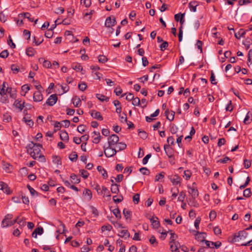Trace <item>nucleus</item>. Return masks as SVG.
Masks as SVG:
<instances>
[{
    "label": "nucleus",
    "instance_id": "nucleus-34",
    "mask_svg": "<svg viewBox=\"0 0 252 252\" xmlns=\"http://www.w3.org/2000/svg\"><path fill=\"white\" fill-rule=\"evenodd\" d=\"M252 43V40L250 38H247L243 42V44L246 47L247 49H248L250 45Z\"/></svg>",
    "mask_w": 252,
    "mask_h": 252
},
{
    "label": "nucleus",
    "instance_id": "nucleus-42",
    "mask_svg": "<svg viewBox=\"0 0 252 252\" xmlns=\"http://www.w3.org/2000/svg\"><path fill=\"white\" fill-rule=\"evenodd\" d=\"M189 204L191 206H193L195 207H198L199 206V204L195 200V198H192V199L190 200Z\"/></svg>",
    "mask_w": 252,
    "mask_h": 252
},
{
    "label": "nucleus",
    "instance_id": "nucleus-7",
    "mask_svg": "<svg viewBox=\"0 0 252 252\" xmlns=\"http://www.w3.org/2000/svg\"><path fill=\"white\" fill-rule=\"evenodd\" d=\"M0 189L3 190L4 193L7 194H9L11 192L8 185L2 181L0 182Z\"/></svg>",
    "mask_w": 252,
    "mask_h": 252
},
{
    "label": "nucleus",
    "instance_id": "nucleus-60",
    "mask_svg": "<svg viewBox=\"0 0 252 252\" xmlns=\"http://www.w3.org/2000/svg\"><path fill=\"white\" fill-rule=\"evenodd\" d=\"M151 157V154H148L142 160V163L145 165L146 164H147V163L148 162V161L149 160V159Z\"/></svg>",
    "mask_w": 252,
    "mask_h": 252
},
{
    "label": "nucleus",
    "instance_id": "nucleus-43",
    "mask_svg": "<svg viewBox=\"0 0 252 252\" xmlns=\"http://www.w3.org/2000/svg\"><path fill=\"white\" fill-rule=\"evenodd\" d=\"M117 196L115 195L113 197V201L115 203H120L124 199L123 196L122 195H120L119 198H117Z\"/></svg>",
    "mask_w": 252,
    "mask_h": 252
},
{
    "label": "nucleus",
    "instance_id": "nucleus-28",
    "mask_svg": "<svg viewBox=\"0 0 252 252\" xmlns=\"http://www.w3.org/2000/svg\"><path fill=\"white\" fill-rule=\"evenodd\" d=\"M16 222H17V220H7V221H6V222L4 223V224L1 223V226L2 227H5L9 226H12V225H14Z\"/></svg>",
    "mask_w": 252,
    "mask_h": 252
},
{
    "label": "nucleus",
    "instance_id": "nucleus-1",
    "mask_svg": "<svg viewBox=\"0 0 252 252\" xmlns=\"http://www.w3.org/2000/svg\"><path fill=\"white\" fill-rule=\"evenodd\" d=\"M41 148V145L31 142L27 145L26 149L28 153L30 154L33 158L39 159L41 162H45V158L42 154L40 150Z\"/></svg>",
    "mask_w": 252,
    "mask_h": 252
},
{
    "label": "nucleus",
    "instance_id": "nucleus-48",
    "mask_svg": "<svg viewBox=\"0 0 252 252\" xmlns=\"http://www.w3.org/2000/svg\"><path fill=\"white\" fill-rule=\"evenodd\" d=\"M244 165L245 168L248 169L251 166V161L247 159L244 160Z\"/></svg>",
    "mask_w": 252,
    "mask_h": 252
},
{
    "label": "nucleus",
    "instance_id": "nucleus-5",
    "mask_svg": "<svg viewBox=\"0 0 252 252\" xmlns=\"http://www.w3.org/2000/svg\"><path fill=\"white\" fill-rule=\"evenodd\" d=\"M103 148L104 154L107 157H111L115 155L117 153L116 149L115 147H112L108 146L107 148H105V146H104Z\"/></svg>",
    "mask_w": 252,
    "mask_h": 252
},
{
    "label": "nucleus",
    "instance_id": "nucleus-47",
    "mask_svg": "<svg viewBox=\"0 0 252 252\" xmlns=\"http://www.w3.org/2000/svg\"><path fill=\"white\" fill-rule=\"evenodd\" d=\"M85 130L86 126L85 125H80L77 127V131L81 133H83L84 132H85Z\"/></svg>",
    "mask_w": 252,
    "mask_h": 252
},
{
    "label": "nucleus",
    "instance_id": "nucleus-51",
    "mask_svg": "<svg viewBox=\"0 0 252 252\" xmlns=\"http://www.w3.org/2000/svg\"><path fill=\"white\" fill-rule=\"evenodd\" d=\"M13 217V215L12 214H7L5 217L4 219L2 220L1 223L4 224L6 221H7V220H11Z\"/></svg>",
    "mask_w": 252,
    "mask_h": 252
},
{
    "label": "nucleus",
    "instance_id": "nucleus-63",
    "mask_svg": "<svg viewBox=\"0 0 252 252\" xmlns=\"http://www.w3.org/2000/svg\"><path fill=\"white\" fill-rule=\"evenodd\" d=\"M168 46V43L166 41H163L160 45V48L161 51L164 50Z\"/></svg>",
    "mask_w": 252,
    "mask_h": 252
},
{
    "label": "nucleus",
    "instance_id": "nucleus-36",
    "mask_svg": "<svg viewBox=\"0 0 252 252\" xmlns=\"http://www.w3.org/2000/svg\"><path fill=\"white\" fill-rule=\"evenodd\" d=\"M138 135L142 139H145L148 137V134L144 130L138 129Z\"/></svg>",
    "mask_w": 252,
    "mask_h": 252
},
{
    "label": "nucleus",
    "instance_id": "nucleus-6",
    "mask_svg": "<svg viewBox=\"0 0 252 252\" xmlns=\"http://www.w3.org/2000/svg\"><path fill=\"white\" fill-rule=\"evenodd\" d=\"M57 100L58 97L57 94H52L47 99L46 103L49 106H52L57 102Z\"/></svg>",
    "mask_w": 252,
    "mask_h": 252
},
{
    "label": "nucleus",
    "instance_id": "nucleus-55",
    "mask_svg": "<svg viewBox=\"0 0 252 252\" xmlns=\"http://www.w3.org/2000/svg\"><path fill=\"white\" fill-rule=\"evenodd\" d=\"M36 234L41 235L43 234L44 230L42 227L40 226L34 229Z\"/></svg>",
    "mask_w": 252,
    "mask_h": 252
},
{
    "label": "nucleus",
    "instance_id": "nucleus-11",
    "mask_svg": "<svg viewBox=\"0 0 252 252\" xmlns=\"http://www.w3.org/2000/svg\"><path fill=\"white\" fill-rule=\"evenodd\" d=\"M165 116L169 121H172L174 119L175 112L173 111L170 112L168 109H166L165 111Z\"/></svg>",
    "mask_w": 252,
    "mask_h": 252
},
{
    "label": "nucleus",
    "instance_id": "nucleus-27",
    "mask_svg": "<svg viewBox=\"0 0 252 252\" xmlns=\"http://www.w3.org/2000/svg\"><path fill=\"white\" fill-rule=\"evenodd\" d=\"M40 62H43V65L46 68H50L51 67L52 64L51 62L47 60H45L43 58H40L39 59Z\"/></svg>",
    "mask_w": 252,
    "mask_h": 252
},
{
    "label": "nucleus",
    "instance_id": "nucleus-49",
    "mask_svg": "<svg viewBox=\"0 0 252 252\" xmlns=\"http://www.w3.org/2000/svg\"><path fill=\"white\" fill-rule=\"evenodd\" d=\"M139 171L143 174L148 175H149L150 172L146 167H142L139 169Z\"/></svg>",
    "mask_w": 252,
    "mask_h": 252
},
{
    "label": "nucleus",
    "instance_id": "nucleus-17",
    "mask_svg": "<svg viewBox=\"0 0 252 252\" xmlns=\"http://www.w3.org/2000/svg\"><path fill=\"white\" fill-rule=\"evenodd\" d=\"M72 101L74 106L78 107L81 105V101L80 98L77 96H75L72 98Z\"/></svg>",
    "mask_w": 252,
    "mask_h": 252
},
{
    "label": "nucleus",
    "instance_id": "nucleus-10",
    "mask_svg": "<svg viewBox=\"0 0 252 252\" xmlns=\"http://www.w3.org/2000/svg\"><path fill=\"white\" fill-rule=\"evenodd\" d=\"M33 98L35 102H40L42 100L43 96L40 91H37L34 93Z\"/></svg>",
    "mask_w": 252,
    "mask_h": 252
},
{
    "label": "nucleus",
    "instance_id": "nucleus-3",
    "mask_svg": "<svg viewBox=\"0 0 252 252\" xmlns=\"http://www.w3.org/2000/svg\"><path fill=\"white\" fill-rule=\"evenodd\" d=\"M248 233L245 230L240 231L237 235H235L232 240V243L238 242L240 240L245 239L247 237Z\"/></svg>",
    "mask_w": 252,
    "mask_h": 252
},
{
    "label": "nucleus",
    "instance_id": "nucleus-12",
    "mask_svg": "<svg viewBox=\"0 0 252 252\" xmlns=\"http://www.w3.org/2000/svg\"><path fill=\"white\" fill-rule=\"evenodd\" d=\"M150 221L154 228H158L160 226L159 221L157 217H153L150 219Z\"/></svg>",
    "mask_w": 252,
    "mask_h": 252
},
{
    "label": "nucleus",
    "instance_id": "nucleus-61",
    "mask_svg": "<svg viewBox=\"0 0 252 252\" xmlns=\"http://www.w3.org/2000/svg\"><path fill=\"white\" fill-rule=\"evenodd\" d=\"M11 69L13 71L14 73H17L19 71V68L14 64L11 65Z\"/></svg>",
    "mask_w": 252,
    "mask_h": 252
},
{
    "label": "nucleus",
    "instance_id": "nucleus-56",
    "mask_svg": "<svg viewBox=\"0 0 252 252\" xmlns=\"http://www.w3.org/2000/svg\"><path fill=\"white\" fill-rule=\"evenodd\" d=\"M149 241L150 243L152 245H155L156 246H157L158 245V242L157 241V240L154 236H152L149 239Z\"/></svg>",
    "mask_w": 252,
    "mask_h": 252
},
{
    "label": "nucleus",
    "instance_id": "nucleus-46",
    "mask_svg": "<svg viewBox=\"0 0 252 252\" xmlns=\"http://www.w3.org/2000/svg\"><path fill=\"white\" fill-rule=\"evenodd\" d=\"M27 188H28V189L32 196L37 195V194H38L37 192L36 191H35L30 185H28Z\"/></svg>",
    "mask_w": 252,
    "mask_h": 252
},
{
    "label": "nucleus",
    "instance_id": "nucleus-2",
    "mask_svg": "<svg viewBox=\"0 0 252 252\" xmlns=\"http://www.w3.org/2000/svg\"><path fill=\"white\" fill-rule=\"evenodd\" d=\"M170 233V249L172 252H179V248L180 247V243L176 241V240L178 238V236L174 232H172V230L168 231Z\"/></svg>",
    "mask_w": 252,
    "mask_h": 252
},
{
    "label": "nucleus",
    "instance_id": "nucleus-40",
    "mask_svg": "<svg viewBox=\"0 0 252 252\" xmlns=\"http://www.w3.org/2000/svg\"><path fill=\"white\" fill-rule=\"evenodd\" d=\"M186 197L185 192L184 191L180 192L179 196L178 198V201L183 202Z\"/></svg>",
    "mask_w": 252,
    "mask_h": 252
},
{
    "label": "nucleus",
    "instance_id": "nucleus-8",
    "mask_svg": "<svg viewBox=\"0 0 252 252\" xmlns=\"http://www.w3.org/2000/svg\"><path fill=\"white\" fill-rule=\"evenodd\" d=\"M207 236V234L205 232H196L195 234V239L201 242H205V238Z\"/></svg>",
    "mask_w": 252,
    "mask_h": 252
},
{
    "label": "nucleus",
    "instance_id": "nucleus-33",
    "mask_svg": "<svg viewBox=\"0 0 252 252\" xmlns=\"http://www.w3.org/2000/svg\"><path fill=\"white\" fill-rule=\"evenodd\" d=\"M70 178L72 180L71 182L73 184H78L80 182V179L74 174H72L70 175Z\"/></svg>",
    "mask_w": 252,
    "mask_h": 252
},
{
    "label": "nucleus",
    "instance_id": "nucleus-41",
    "mask_svg": "<svg viewBox=\"0 0 252 252\" xmlns=\"http://www.w3.org/2000/svg\"><path fill=\"white\" fill-rule=\"evenodd\" d=\"M113 213L115 216V217L118 219L121 218V212L119 208L114 209L113 210Z\"/></svg>",
    "mask_w": 252,
    "mask_h": 252
},
{
    "label": "nucleus",
    "instance_id": "nucleus-44",
    "mask_svg": "<svg viewBox=\"0 0 252 252\" xmlns=\"http://www.w3.org/2000/svg\"><path fill=\"white\" fill-rule=\"evenodd\" d=\"M184 177H185L187 180H189L191 175V171L189 170H187L184 171Z\"/></svg>",
    "mask_w": 252,
    "mask_h": 252
},
{
    "label": "nucleus",
    "instance_id": "nucleus-24",
    "mask_svg": "<svg viewBox=\"0 0 252 252\" xmlns=\"http://www.w3.org/2000/svg\"><path fill=\"white\" fill-rule=\"evenodd\" d=\"M126 147V145L125 143L123 142H118L116 146L115 147V148H116V151H121L125 149Z\"/></svg>",
    "mask_w": 252,
    "mask_h": 252
},
{
    "label": "nucleus",
    "instance_id": "nucleus-13",
    "mask_svg": "<svg viewBox=\"0 0 252 252\" xmlns=\"http://www.w3.org/2000/svg\"><path fill=\"white\" fill-rule=\"evenodd\" d=\"M171 182L174 185H177L180 183L181 178L178 175H175L171 176L170 178Z\"/></svg>",
    "mask_w": 252,
    "mask_h": 252
},
{
    "label": "nucleus",
    "instance_id": "nucleus-14",
    "mask_svg": "<svg viewBox=\"0 0 252 252\" xmlns=\"http://www.w3.org/2000/svg\"><path fill=\"white\" fill-rule=\"evenodd\" d=\"M97 170L104 179H106L108 177L107 171L103 167L101 166H98L97 167Z\"/></svg>",
    "mask_w": 252,
    "mask_h": 252
},
{
    "label": "nucleus",
    "instance_id": "nucleus-54",
    "mask_svg": "<svg viewBox=\"0 0 252 252\" xmlns=\"http://www.w3.org/2000/svg\"><path fill=\"white\" fill-rule=\"evenodd\" d=\"M216 216L217 213L215 211L212 210L210 212L209 214V217L211 220H214L216 218Z\"/></svg>",
    "mask_w": 252,
    "mask_h": 252
},
{
    "label": "nucleus",
    "instance_id": "nucleus-53",
    "mask_svg": "<svg viewBox=\"0 0 252 252\" xmlns=\"http://www.w3.org/2000/svg\"><path fill=\"white\" fill-rule=\"evenodd\" d=\"M81 3H83L86 7H89L91 5V0H81Z\"/></svg>",
    "mask_w": 252,
    "mask_h": 252
},
{
    "label": "nucleus",
    "instance_id": "nucleus-20",
    "mask_svg": "<svg viewBox=\"0 0 252 252\" xmlns=\"http://www.w3.org/2000/svg\"><path fill=\"white\" fill-rule=\"evenodd\" d=\"M197 2L196 1H191L189 4V8L190 10L196 12V6L198 5Z\"/></svg>",
    "mask_w": 252,
    "mask_h": 252
},
{
    "label": "nucleus",
    "instance_id": "nucleus-39",
    "mask_svg": "<svg viewBox=\"0 0 252 252\" xmlns=\"http://www.w3.org/2000/svg\"><path fill=\"white\" fill-rule=\"evenodd\" d=\"M23 121L31 127H32L33 126V121L30 118L24 117L23 118Z\"/></svg>",
    "mask_w": 252,
    "mask_h": 252
},
{
    "label": "nucleus",
    "instance_id": "nucleus-16",
    "mask_svg": "<svg viewBox=\"0 0 252 252\" xmlns=\"http://www.w3.org/2000/svg\"><path fill=\"white\" fill-rule=\"evenodd\" d=\"M95 96L97 97V98L102 102L104 101L108 102L109 100V97L106 96L102 94H95Z\"/></svg>",
    "mask_w": 252,
    "mask_h": 252
},
{
    "label": "nucleus",
    "instance_id": "nucleus-18",
    "mask_svg": "<svg viewBox=\"0 0 252 252\" xmlns=\"http://www.w3.org/2000/svg\"><path fill=\"white\" fill-rule=\"evenodd\" d=\"M164 149L168 158H172L173 156L172 154V148H171L168 145H165L164 146Z\"/></svg>",
    "mask_w": 252,
    "mask_h": 252
},
{
    "label": "nucleus",
    "instance_id": "nucleus-38",
    "mask_svg": "<svg viewBox=\"0 0 252 252\" xmlns=\"http://www.w3.org/2000/svg\"><path fill=\"white\" fill-rule=\"evenodd\" d=\"M20 15L22 16H24V18H27L30 22H33L34 21V18L31 17V15L30 13H29L28 12L21 13V14H20Z\"/></svg>",
    "mask_w": 252,
    "mask_h": 252
},
{
    "label": "nucleus",
    "instance_id": "nucleus-9",
    "mask_svg": "<svg viewBox=\"0 0 252 252\" xmlns=\"http://www.w3.org/2000/svg\"><path fill=\"white\" fill-rule=\"evenodd\" d=\"M116 21L115 18L111 19L110 17H107L106 19L105 25L106 27L110 28L115 25Z\"/></svg>",
    "mask_w": 252,
    "mask_h": 252
},
{
    "label": "nucleus",
    "instance_id": "nucleus-62",
    "mask_svg": "<svg viewBox=\"0 0 252 252\" xmlns=\"http://www.w3.org/2000/svg\"><path fill=\"white\" fill-rule=\"evenodd\" d=\"M140 199L139 194L138 193L135 194L133 196V201L135 204H138Z\"/></svg>",
    "mask_w": 252,
    "mask_h": 252
},
{
    "label": "nucleus",
    "instance_id": "nucleus-59",
    "mask_svg": "<svg viewBox=\"0 0 252 252\" xmlns=\"http://www.w3.org/2000/svg\"><path fill=\"white\" fill-rule=\"evenodd\" d=\"M80 172L81 173V175L84 179L87 178L89 175L88 172L86 170H85L84 169L80 170Z\"/></svg>",
    "mask_w": 252,
    "mask_h": 252
},
{
    "label": "nucleus",
    "instance_id": "nucleus-15",
    "mask_svg": "<svg viewBox=\"0 0 252 252\" xmlns=\"http://www.w3.org/2000/svg\"><path fill=\"white\" fill-rule=\"evenodd\" d=\"M188 188L190 189L189 191V193L191 195L192 198H196L198 196V191L197 189L189 187H188Z\"/></svg>",
    "mask_w": 252,
    "mask_h": 252
},
{
    "label": "nucleus",
    "instance_id": "nucleus-31",
    "mask_svg": "<svg viewBox=\"0 0 252 252\" xmlns=\"http://www.w3.org/2000/svg\"><path fill=\"white\" fill-rule=\"evenodd\" d=\"M123 214L126 220H130L131 218V212L127 209L125 208L123 210Z\"/></svg>",
    "mask_w": 252,
    "mask_h": 252
},
{
    "label": "nucleus",
    "instance_id": "nucleus-50",
    "mask_svg": "<svg viewBox=\"0 0 252 252\" xmlns=\"http://www.w3.org/2000/svg\"><path fill=\"white\" fill-rule=\"evenodd\" d=\"M251 190L250 188L246 189H245L244 190L243 195L245 197H249L251 196Z\"/></svg>",
    "mask_w": 252,
    "mask_h": 252
},
{
    "label": "nucleus",
    "instance_id": "nucleus-32",
    "mask_svg": "<svg viewBox=\"0 0 252 252\" xmlns=\"http://www.w3.org/2000/svg\"><path fill=\"white\" fill-rule=\"evenodd\" d=\"M78 158V155L75 152H72L69 156V159L72 161L75 162L77 160Z\"/></svg>",
    "mask_w": 252,
    "mask_h": 252
},
{
    "label": "nucleus",
    "instance_id": "nucleus-58",
    "mask_svg": "<svg viewBox=\"0 0 252 252\" xmlns=\"http://www.w3.org/2000/svg\"><path fill=\"white\" fill-rule=\"evenodd\" d=\"M8 55L9 53L7 50H4L0 53V57L2 58H6L8 57Z\"/></svg>",
    "mask_w": 252,
    "mask_h": 252
},
{
    "label": "nucleus",
    "instance_id": "nucleus-26",
    "mask_svg": "<svg viewBox=\"0 0 252 252\" xmlns=\"http://www.w3.org/2000/svg\"><path fill=\"white\" fill-rule=\"evenodd\" d=\"M14 105L21 111L24 107V102L21 103V101H19V100H16L14 103Z\"/></svg>",
    "mask_w": 252,
    "mask_h": 252
},
{
    "label": "nucleus",
    "instance_id": "nucleus-19",
    "mask_svg": "<svg viewBox=\"0 0 252 252\" xmlns=\"http://www.w3.org/2000/svg\"><path fill=\"white\" fill-rule=\"evenodd\" d=\"M61 139L64 141H67L69 140L68 133L65 130H62L60 133Z\"/></svg>",
    "mask_w": 252,
    "mask_h": 252
},
{
    "label": "nucleus",
    "instance_id": "nucleus-29",
    "mask_svg": "<svg viewBox=\"0 0 252 252\" xmlns=\"http://www.w3.org/2000/svg\"><path fill=\"white\" fill-rule=\"evenodd\" d=\"M35 52V50L32 47H29L26 49V54L29 57L33 56Z\"/></svg>",
    "mask_w": 252,
    "mask_h": 252
},
{
    "label": "nucleus",
    "instance_id": "nucleus-35",
    "mask_svg": "<svg viewBox=\"0 0 252 252\" xmlns=\"http://www.w3.org/2000/svg\"><path fill=\"white\" fill-rule=\"evenodd\" d=\"M72 67L74 70L77 71H82L83 67L80 63H73L72 64Z\"/></svg>",
    "mask_w": 252,
    "mask_h": 252
},
{
    "label": "nucleus",
    "instance_id": "nucleus-37",
    "mask_svg": "<svg viewBox=\"0 0 252 252\" xmlns=\"http://www.w3.org/2000/svg\"><path fill=\"white\" fill-rule=\"evenodd\" d=\"M98 61L100 63H104L108 61V59L104 55H99L98 57Z\"/></svg>",
    "mask_w": 252,
    "mask_h": 252
},
{
    "label": "nucleus",
    "instance_id": "nucleus-30",
    "mask_svg": "<svg viewBox=\"0 0 252 252\" xmlns=\"http://www.w3.org/2000/svg\"><path fill=\"white\" fill-rule=\"evenodd\" d=\"M119 185L117 184H112L111 187V191L113 193H118L119 191Z\"/></svg>",
    "mask_w": 252,
    "mask_h": 252
},
{
    "label": "nucleus",
    "instance_id": "nucleus-21",
    "mask_svg": "<svg viewBox=\"0 0 252 252\" xmlns=\"http://www.w3.org/2000/svg\"><path fill=\"white\" fill-rule=\"evenodd\" d=\"M119 233V235L125 239L128 238L130 236V234L127 230H122Z\"/></svg>",
    "mask_w": 252,
    "mask_h": 252
},
{
    "label": "nucleus",
    "instance_id": "nucleus-25",
    "mask_svg": "<svg viewBox=\"0 0 252 252\" xmlns=\"http://www.w3.org/2000/svg\"><path fill=\"white\" fill-rule=\"evenodd\" d=\"M52 161L54 164L57 165H61L62 164L61 158L57 156H52Z\"/></svg>",
    "mask_w": 252,
    "mask_h": 252
},
{
    "label": "nucleus",
    "instance_id": "nucleus-23",
    "mask_svg": "<svg viewBox=\"0 0 252 252\" xmlns=\"http://www.w3.org/2000/svg\"><path fill=\"white\" fill-rule=\"evenodd\" d=\"M246 33V31H245L243 29H240L239 31L238 32L235 33V36L237 39H240L241 37H244V35Z\"/></svg>",
    "mask_w": 252,
    "mask_h": 252
},
{
    "label": "nucleus",
    "instance_id": "nucleus-64",
    "mask_svg": "<svg viewBox=\"0 0 252 252\" xmlns=\"http://www.w3.org/2000/svg\"><path fill=\"white\" fill-rule=\"evenodd\" d=\"M53 31H51L48 30L47 32H45V36L47 38H51L53 36Z\"/></svg>",
    "mask_w": 252,
    "mask_h": 252
},
{
    "label": "nucleus",
    "instance_id": "nucleus-22",
    "mask_svg": "<svg viewBox=\"0 0 252 252\" xmlns=\"http://www.w3.org/2000/svg\"><path fill=\"white\" fill-rule=\"evenodd\" d=\"M83 194L85 198L87 200H90L92 197V191L89 189H86L83 191Z\"/></svg>",
    "mask_w": 252,
    "mask_h": 252
},
{
    "label": "nucleus",
    "instance_id": "nucleus-57",
    "mask_svg": "<svg viewBox=\"0 0 252 252\" xmlns=\"http://www.w3.org/2000/svg\"><path fill=\"white\" fill-rule=\"evenodd\" d=\"M112 229V226L111 225H103L101 227L102 231H110Z\"/></svg>",
    "mask_w": 252,
    "mask_h": 252
},
{
    "label": "nucleus",
    "instance_id": "nucleus-52",
    "mask_svg": "<svg viewBox=\"0 0 252 252\" xmlns=\"http://www.w3.org/2000/svg\"><path fill=\"white\" fill-rule=\"evenodd\" d=\"M164 173L163 172H162L160 173L159 174H157L155 177V181L156 182L158 181L160 179H163L164 178Z\"/></svg>",
    "mask_w": 252,
    "mask_h": 252
},
{
    "label": "nucleus",
    "instance_id": "nucleus-45",
    "mask_svg": "<svg viewBox=\"0 0 252 252\" xmlns=\"http://www.w3.org/2000/svg\"><path fill=\"white\" fill-rule=\"evenodd\" d=\"M132 104L135 106H139L140 104V100L139 97H134L132 99Z\"/></svg>",
    "mask_w": 252,
    "mask_h": 252
},
{
    "label": "nucleus",
    "instance_id": "nucleus-4",
    "mask_svg": "<svg viewBox=\"0 0 252 252\" xmlns=\"http://www.w3.org/2000/svg\"><path fill=\"white\" fill-rule=\"evenodd\" d=\"M119 140V138L116 134H112L108 138V146L115 147L118 144Z\"/></svg>",
    "mask_w": 252,
    "mask_h": 252
}]
</instances>
